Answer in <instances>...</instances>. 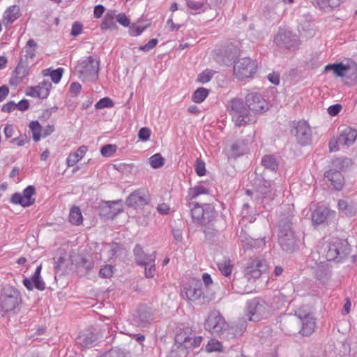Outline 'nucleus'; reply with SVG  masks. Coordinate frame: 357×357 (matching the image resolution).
<instances>
[{
  "mask_svg": "<svg viewBox=\"0 0 357 357\" xmlns=\"http://www.w3.org/2000/svg\"><path fill=\"white\" fill-rule=\"evenodd\" d=\"M320 252L328 261H340L349 254V246L346 240L333 237L323 244Z\"/></svg>",
  "mask_w": 357,
  "mask_h": 357,
  "instance_id": "1",
  "label": "nucleus"
},
{
  "mask_svg": "<svg viewBox=\"0 0 357 357\" xmlns=\"http://www.w3.org/2000/svg\"><path fill=\"white\" fill-rule=\"evenodd\" d=\"M204 328L212 334L223 335L228 338L230 337V335L231 337L236 335V333L229 332L233 331V328L229 327L225 318L216 310H213L209 312L204 323Z\"/></svg>",
  "mask_w": 357,
  "mask_h": 357,
  "instance_id": "2",
  "label": "nucleus"
},
{
  "mask_svg": "<svg viewBox=\"0 0 357 357\" xmlns=\"http://www.w3.org/2000/svg\"><path fill=\"white\" fill-rule=\"evenodd\" d=\"M202 336H196L189 324L180 325V357H185L194 349L199 347Z\"/></svg>",
  "mask_w": 357,
  "mask_h": 357,
  "instance_id": "3",
  "label": "nucleus"
},
{
  "mask_svg": "<svg viewBox=\"0 0 357 357\" xmlns=\"http://www.w3.org/2000/svg\"><path fill=\"white\" fill-rule=\"evenodd\" d=\"M99 68V59L90 56L77 62L75 72L82 80L94 82L98 78Z\"/></svg>",
  "mask_w": 357,
  "mask_h": 357,
  "instance_id": "4",
  "label": "nucleus"
},
{
  "mask_svg": "<svg viewBox=\"0 0 357 357\" xmlns=\"http://www.w3.org/2000/svg\"><path fill=\"white\" fill-rule=\"evenodd\" d=\"M227 109L231 112L232 120L236 126L248 124L250 121L248 106L243 100L234 98L227 105Z\"/></svg>",
  "mask_w": 357,
  "mask_h": 357,
  "instance_id": "5",
  "label": "nucleus"
},
{
  "mask_svg": "<svg viewBox=\"0 0 357 357\" xmlns=\"http://www.w3.org/2000/svg\"><path fill=\"white\" fill-rule=\"evenodd\" d=\"M295 316L300 319L301 328L299 331V334L302 336L311 335L316 328L315 318L308 307L303 306L295 312Z\"/></svg>",
  "mask_w": 357,
  "mask_h": 357,
  "instance_id": "6",
  "label": "nucleus"
},
{
  "mask_svg": "<svg viewBox=\"0 0 357 357\" xmlns=\"http://www.w3.org/2000/svg\"><path fill=\"white\" fill-rule=\"evenodd\" d=\"M257 61L249 57L238 59L234 65V73L238 79L252 77L257 71Z\"/></svg>",
  "mask_w": 357,
  "mask_h": 357,
  "instance_id": "7",
  "label": "nucleus"
},
{
  "mask_svg": "<svg viewBox=\"0 0 357 357\" xmlns=\"http://www.w3.org/2000/svg\"><path fill=\"white\" fill-rule=\"evenodd\" d=\"M192 218L200 223H210L212 221L213 208L208 204H199L197 202L189 203Z\"/></svg>",
  "mask_w": 357,
  "mask_h": 357,
  "instance_id": "8",
  "label": "nucleus"
},
{
  "mask_svg": "<svg viewBox=\"0 0 357 357\" xmlns=\"http://www.w3.org/2000/svg\"><path fill=\"white\" fill-rule=\"evenodd\" d=\"M274 43L280 48L295 50L300 45L298 38L290 31L280 29L274 38Z\"/></svg>",
  "mask_w": 357,
  "mask_h": 357,
  "instance_id": "9",
  "label": "nucleus"
},
{
  "mask_svg": "<svg viewBox=\"0 0 357 357\" xmlns=\"http://www.w3.org/2000/svg\"><path fill=\"white\" fill-rule=\"evenodd\" d=\"M269 312L268 303L260 298H255L248 303L247 316L249 320L257 321L266 317Z\"/></svg>",
  "mask_w": 357,
  "mask_h": 357,
  "instance_id": "10",
  "label": "nucleus"
},
{
  "mask_svg": "<svg viewBox=\"0 0 357 357\" xmlns=\"http://www.w3.org/2000/svg\"><path fill=\"white\" fill-rule=\"evenodd\" d=\"M21 302L20 293L15 289L9 288L0 296V308L4 312L14 311Z\"/></svg>",
  "mask_w": 357,
  "mask_h": 357,
  "instance_id": "11",
  "label": "nucleus"
},
{
  "mask_svg": "<svg viewBox=\"0 0 357 357\" xmlns=\"http://www.w3.org/2000/svg\"><path fill=\"white\" fill-rule=\"evenodd\" d=\"M278 241L282 249L287 252H292L296 243L289 225H279Z\"/></svg>",
  "mask_w": 357,
  "mask_h": 357,
  "instance_id": "12",
  "label": "nucleus"
},
{
  "mask_svg": "<svg viewBox=\"0 0 357 357\" xmlns=\"http://www.w3.org/2000/svg\"><path fill=\"white\" fill-rule=\"evenodd\" d=\"M297 142L302 146L309 144L312 140V130L305 121H299L294 123V128L291 130Z\"/></svg>",
  "mask_w": 357,
  "mask_h": 357,
  "instance_id": "13",
  "label": "nucleus"
},
{
  "mask_svg": "<svg viewBox=\"0 0 357 357\" xmlns=\"http://www.w3.org/2000/svg\"><path fill=\"white\" fill-rule=\"evenodd\" d=\"M102 337L97 331H86L82 332L76 338V344L82 349L96 347Z\"/></svg>",
  "mask_w": 357,
  "mask_h": 357,
  "instance_id": "14",
  "label": "nucleus"
},
{
  "mask_svg": "<svg viewBox=\"0 0 357 357\" xmlns=\"http://www.w3.org/2000/svg\"><path fill=\"white\" fill-rule=\"evenodd\" d=\"M267 269V265L264 260L256 258L252 260L245 268L244 278L248 280L256 279L261 276Z\"/></svg>",
  "mask_w": 357,
  "mask_h": 357,
  "instance_id": "15",
  "label": "nucleus"
},
{
  "mask_svg": "<svg viewBox=\"0 0 357 357\" xmlns=\"http://www.w3.org/2000/svg\"><path fill=\"white\" fill-rule=\"evenodd\" d=\"M245 102L248 109L256 113H262L268 108L266 100L260 93L257 92L248 93L245 98Z\"/></svg>",
  "mask_w": 357,
  "mask_h": 357,
  "instance_id": "16",
  "label": "nucleus"
},
{
  "mask_svg": "<svg viewBox=\"0 0 357 357\" xmlns=\"http://www.w3.org/2000/svg\"><path fill=\"white\" fill-rule=\"evenodd\" d=\"M125 253V249L121 245L116 243H105L102 245L100 250V259L109 260L120 257Z\"/></svg>",
  "mask_w": 357,
  "mask_h": 357,
  "instance_id": "17",
  "label": "nucleus"
},
{
  "mask_svg": "<svg viewBox=\"0 0 357 357\" xmlns=\"http://www.w3.org/2000/svg\"><path fill=\"white\" fill-rule=\"evenodd\" d=\"M34 194L35 188L29 185L23 190L22 195L20 193L13 195L11 202L14 204H19L24 207L29 206L35 202V199L33 198Z\"/></svg>",
  "mask_w": 357,
  "mask_h": 357,
  "instance_id": "18",
  "label": "nucleus"
},
{
  "mask_svg": "<svg viewBox=\"0 0 357 357\" xmlns=\"http://www.w3.org/2000/svg\"><path fill=\"white\" fill-rule=\"evenodd\" d=\"M123 202L122 200L108 201L102 204L100 208V214L108 218H113L123 211Z\"/></svg>",
  "mask_w": 357,
  "mask_h": 357,
  "instance_id": "19",
  "label": "nucleus"
},
{
  "mask_svg": "<svg viewBox=\"0 0 357 357\" xmlns=\"http://www.w3.org/2000/svg\"><path fill=\"white\" fill-rule=\"evenodd\" d=\"M335 216V212L328 208L320 206H318L312 213V223H324L332 221Z\"/></svg>",
  "mask_w": 357,
  "mask_h": 357,
  "instance_id": "20",
  "label": "nucleus"
},
{
  "mask_svg": "<svg viewBox=\"0 0 357 357\" xmlns=\"http://www.w3.org/2000/svg\"><path fill=\"white\" fill-rule=\"evenodd\" d=\"M203 295L202 284L200 280L192 279L188 286L185 288V296L189 301H195L201 298Z\"/></svg>",
  "mask_w": 357,
  "mask_h": 357,
  "instance_id": "21",
  "label": "nucleus"
},
{
  "mask_svg": "<svg viewBox=\"0 0 357 357\" xmlns=\"http://www.w3.org/2000/svg\"><path fill=\"white\" fill-rule=\"evenodd\" d=\"M41 270L42 266L40 265L37 266L35 273L31 278V280L28 278L23 280V284L28 290L31 291L33 289V287L40 291H43L45 289V284L40 276Z\"/></svg>",
  "mask_w": 357,
  "mask_h": 357,
  "instance_id": "22",
  "label": "nucleus"
},
{
  "mask_svg": "<svg viewBox=\"0 0 357 357\" xmlns=\"http://www.w3.org/2000/svg\"><path fill=\"white\" fill-rule=\"evenodd\" d=\"M149 203L146 195L140 190L132 192L126 199V204L130 207H140Z\"/></svg>",
  "mask_w": 357,
  "mask_h": 357,
  "instance_id": "23",
  "label": "nucleus"
},
{
  "mask_svg": "<svg viewBox=\"0 0 357 357\" xmlns=\"http://www.w3.org/2000/svg\"><path fill=\"white\" fill-rule=\"evenodd\" d=\"M37 47L38 45L34 40L29 39L27 41L26 46L22 50V55L20 61H21L22 63H26L31 65L36 56Z\"/></svg>",
  "mask_w": 357,
  "mask_h": 357,
  "instance_id": "24",
  "label": "nucleus"
},
{
  "mask_svg": "<svg viewBox=\"0 0 357 357\" xmlns=\"http://www.w3.org/2000/svg\"><path fill=\"white\" fill-rule=\"evenodd\" d=\"M325 177L337 190H340L344 184V177L341 172L335 169H329L324 174Z\"/></svg>",
  "mask_w": 357,
  "mask_h": 357,
  "instance_id": "25",
  "label": "nucleus"
},
{
  "mask_svg": "<svg viewBox=\"0 0 357 357\" xmlns=\"http://www.w3.org/2000/svg\"><path fill=\"white\" fill-rule=\"evenodd\" d=\"M30 64L22 63V61H20L10 79V84L17 85L22 82L23 79L29 73L28 68Z\"/></svg>",
  "mask_w": 357,
  "mask_h": 357,
  "instance_id": "26",
  "label": "nucleus"
},
{
  "mask_svg": "<svg viewBox=\"0 0 357 357\" xmlns=\"http://www.w3.org/2000/svg\"><path fill=\"white\" fill-rule=\"evenodd\" d=\"M211 185L208 181H201L198 185L194 188H190L188 190V197L190 199H195L201 195L209 194L211 191Z\"/></svg>",
  "mask_w": 357,
  "mask_h": 357,
  "instance_id": "27",
  "label": "nucleus"
},
{
  "mask_svg": "<svg viewBox=\"0 0 357 357\" xmlns=\"http://www.w3.org/2000/svg\"><path fill=\"white\" fill-rule=\"evenodd\" d=\"M340 145L349 146L354 144L357 137V131L350 127L344 128L340 135Z\"/></svg>",
  "mask_w": 357,
  "mask_h": 357,
  "instance_id": "28",
  "label": "nucleus"
},
{
  "mask_svg": "<svg viewBox=\"0 0 357 357\" xmlns=\"http://www.w3.org/2000/svg\"><path fill=\"white\" fill-rule=\"evenodd\" d=\"M135 322L141 326H145L152 320V314L146 307L139 309L135 314Z\"/></svg>",
  "mask_w": 357,
  "mask_h": 357,
  "instance_id": "29",
  "label": "nucleus"
},
{
  "mask_svg": "<svg viewBox=\"0 0 357 357\" xmlns=\"http://www.w3.org/2000/svg\"><path fill=\"white\" fill-rule=\"evenodd\" d=\"M88 147L86 146H81L76 151L70 153L66 160L68 167H73L77 163L87 152Z\"/></svg>",
  "mask_w": 357,
  "mask_h": 357,
  "instance_id": "30",
  "label": "nucleus"
},
{
  "mask_svg": "<svg viewBox=\"0 0 357 357\" xmlns=\"http://www.w3.org/2000/svg\"><path fill=\"white\" fill-rule=\"evenodd\" d=\"M20 16V8L13 5L6 9L3 14V23L8 25L13 23Z\"/></svg>",
  "mask_w": 357,
  "mask_h": 357,
  "instance_id": "31",
  "label": "nucleus"
},
{
  "mask_svg": "<svg viewBox=\"0 0 357 357\" xmlns=\"http://www.w3.org/2000/svg\"><path fill=\"white\" fill-rule=\"evenodd\" d=\"M218 270L225 277L231 275L234 266L229 258L224 257L221 260L217 262Z\"/></svg>",
  "mask_w": 357,
  "mask_h": 357,
  "instance_id": "32",
  "label": "nucleus"
},
{
  "mask_svg": "<svg viewBox=\"0 0 357 357\" xmlns=\"http://www.w3.org/2000/svg\"><path fill=\"white\" fill-rule=\"evenodd\" d=\"M315 275L318 280L324 282L331 275V270L328 264L321 262L315 269Z\"/></svg>",
  "mask_w": 357,
  "mask_h": 357,
  "instance_id": "33",
  "label": "nucleus"
},
{
  "mask_svg": "<svg viewBox=\"0 0 357 357\" xmlns=\"http://www.w3.org/2000/svg\"><path fill=\"white\" fill-rule=\"evenodd\" d=\"M344 0H314L317 7L322 10H328L340 5Z\"/></svg>",
  "mask_w": 357,
  "mask_h": 357,
  "instance_id": "34",
  "label": "nucleus"
},
{
  "mask_svg": "<svg viewBox=\"0 0 357 357\" xmlns=\"http://www.w3.org/2000/svg\"><path fill=\"white\" fill-rule=\"evenodd\" d=\"M261 165L265 169L276 172L278 169V162L272 155H266L261 158Z\"/></svg>",
  "mask_w": 357,
  "mask_h": 357,
  "instance_id": "35",
  "label": "nucleus"
},
{
  "mask_svg": "<svg viewBox=\"0 0 357 357\" xmlns=\"http://www.w3.org/2000/svg\"><path fill=\"white\" fill-rule=\"evenodd\" d=\"M325 70H333V73L338 77H342L348 70V68L342 63L328 64L325 67Z\"/></svg>",
  "mask_w": 357,
  "mask_h": 357,
  "instance_id": "36",
  "label": "nucleus"
},
{
  "mask_svg": "<svg viewBox=\"0 0 357 357\" xmlns=\"http://www.w3.org/2000/svg\"><path fill=\"white\" fill-rule=\"evenodd\" d=\"M102 29H116V25L114 21V13L113 12H108L104 17L101 24Z\"/></svg>",
  "mask_w": 357,
  "mask_h": 357,
  "instance_id": "37",
  "label": "nucleus"
},
{
  "mask_svg": "<svg viewBox=\"0 0 357 357\" xmlns=\"http://www.w3.org/2000/svg\"><path fill=\"white\" fill-rule=\"evenodd\" d=\"M52 88V83L49 81H43L36 86L38 93H39L40 98H46Z\"/></svg>",
  "mask_w": 357,
  "mask_h": 357,
  "instance_id": "38",
  "label": "nucleus"
},
{
  "mask_svg": "<svg viewBox=\"0 0 357 357\" xmlns=\"http://www.w3.org/2000/svg\"><path fill=\"white\" fill-rule=\"evenodd\" d=\"M208 90L204 87L198 88L192 94V99L195 103L202 102L208 96Z\"/></svg>",
  "mask_w": 357,
  "mask_h": 357,
  "instance_id": "39",
  "label": "nucleus"
},
{
  "mask_svg": "<svg viewBox=\"0 0 357 357\" xmlns=\"http://www.w3.org/2000/svg\"><path fill=\"white\" fill-rule=\"evenodd\" d=\"M29 128L33 134V139L35 142H38L42 137V127L38 121H33L29 123Z\"/></svg>",
  "mask_w": 357,
  "mask_h": 357,
  "instance_id": "40",
  "label": "nucleus"
},
{
  "mask_svg": "<svg viewBox=\"0 0 357 357\" xmlns=\"http://www.w3.org/2000/svg\"><path fill=\"white\" fill-rule=\"evenodd\" d=\"M83 220L81 210L77 206H74L70 209L69 214V221L70 223H82Z\"/></svg>",
  "mask_w": 357,
  "mask_h": 357,
  "instance_id": "41",
  "label": "nucleus"
},
{
  "mask_svg": "<svg viewBox=\"0 0 357 357\" xmlns=\"http://www.w3.org/2000/svg\"><path fill=\"white\" fill-rule=\"evenodd\" d=\"M244 279L234 278L231 283V289L234 293L244 294L247 293L245 287L243 286Z\"/></svg>",
  "mask_w": 357,
  "mask_h": 357,
  "instance_id": "42",
  "label": "nucleus"
},
{
  "mask_svg": "<svg viewBox=\"0 0 357 357\" xmlns=\"http://www.w3.org/2000/svg\"><path fill=\"white\" fill-rule=\"evenodd\" d=\"M222 345L220 342L215 339H211L210 341H208L206 347V351L208 353L211 352H220L222 351Z\"/></svg>",
  "mask_w": 357,
  "mask_h": 357,
  "instance_id": "43",
  "label": "nucleus"
},
{
  "mask_svg": "<svg viewBox=\"0 0 357 357\" xmlns=\"http://www.w3.org/2000/svg\"><path fill=\"white\" fill-rule=\"evenodd\" d=\"M149 163L152 168L158 169L163 166L165 159L160 153H156L149 158Z\"/></svg>",
  "mask_w": 357,
  "mask_h": 357,
  "instance_id": "44",
  "label": "nucleus"
},
{
  "mask_svg": "<svg viewBox=\"0 0 357 357\" xmlns=\"http://www.w3.org/2000/svg\"><path fill=\"white\" fill-rule=\"evenodd\" d=\"M231 150L236 155L238 156L245 153L247 148L245 147L243 142H236L232 144Z\"/></svg>",
  "mask_w": 357,
  "mask_h": 357,
  "instance_id": "45",
  "label": "nucleus"
},
{
  "mask_svg": "<svg viewBox=\"0 0 357 357\" xmlns=\"http://www.w3.org/2000/svg\"><path fill=\"white\" fill-rule=\"evenodd\" d=\"M214 73L211 70H205L199 74L197 80L202 83L205 84L208 82L213 77Z\"/></svg>",
  "mask_w": 357,
  "mask_h": 357,
  "instance_id": "46",
  "label": "nucleus"
},
{
  "mask_svg": "<svg viewBox=\"0 0 357 357\" xmlns=\"http://www.w3.org/2000/svg\"><path fill=\"white\" fill-rule=\"evenodd\" d=\"M114 106L113 101L107 97L101 98L100 100H98L96 105L95 107L97 109H102L106 107H112Z\"/></svg>",
  "mask_w": 357,
  "mask_h": 357,
  "instance_id": "47",
  "label": "nucleus"
},
{
  "mask_svg": "<svg viewBox=\"0 0 357 357\" xmlns=\"http://www.w3.org/2000/svg\"><path fill=\"white\" fill-rule=\"evenodd\" d=\"M205 162L201 160V159H197L196 162L195 163V169L196 174L199 176H202L206 174V169L205 167Z\"/></svg>",
  "mask_w": 357,
  "mask_h": 357,
  "instance_id": "48",
  "label": "nucleus"
},
{
  "mask_svg": "<svg viewBox=\"0 0 357 357\" xmlns=\"http://www.w3.org/2000/svg\"><path fill=\"white\" fill-rule=\"evenodd\" d=\"M116 151V146L113 144H107L101 148L100 153L104 157L112 156Z\"/></svg>",
  "mask_w": 357,
  "mask_h": 357,
  "instance_id": "49",
  "label": "nucleus"
},
{
  "mask_svg": "<svg viewBox=\"0 0 357 357\" xmlns=\"http://www.w3.org/2000/svg\"><path fill=\"white\" fill-rule=\"evenodd\" d=\"M204 3L201 1H195L192 0H187L188 7L194 11V13H197L202 8Z\"/></svg>",
  "mask_w": 357,
  "mask_h": 357,
  "instance_id": "50",
  "label": "nucleus"
},
{
  "mask_svg": "<svg viewBox=\"0 0 357 357\" xmlns=\"http://www.w3.org/2000/svg\"><path fill=\"white\" fill-rule=\"evenodd\" d=\"M63 73V69L61 68H57L56 70H54L50 74V76L53 82L57 84L60 82L62 75Z\"/></svg>",
  "mask_w": 357,
  "mask_h": 357,
  "instance_id": "51",
  "label": "nucleus"
},
{
  "mask_svg": "<svg viewBox=\"0 0 357 357\" xmlns=\"http://www.w3.org/2000/svg\"><path fill=\"white\" fill-rule=\"evenodd\" d=\"M145 269V275L146 278H153L155 268V263H153V258H151L149 259V262L148 264V266H144Z\"/></svg>",
  "mask_w": 357,
  "mask_h": 357,
  "instance_id": "52",
  "label": "nucleus"
},
{
  "mask_svg": "<svg viewBox=\"0 0 357 357\" xmlns=\"http://www.w3.org/2000/svg\"><path fill=\"white\" fill-rule=\"evenodd\" d=\"M79 267H82L84 270L88 271L93 268V261L87 257H82L80 261L78 262Z\"/></svg>",
  "mask_w": 357,
  "mask_h": 357,
  "instance_id": "53",
  "label": "nucleus"
},
{
  "mask_svg": "<svg viewBox=\"0 0 357 357\" xmlns=\"http://www.w3.org/2000/svg\"><path fill=\"white\" fill-rule=\"evenodd\" d=\"M99 273L102 278H110L113 274V266L105 265L100 268Z\"/></svg>",
  "mask_w": 357,
  "mask_h": 357,
  "instance_id": "54",
  "label": "nucleus"
},
{
  "mask_svg": "<svg viewBox=\"0 0 357 357\" xmlns=\"http://www.w3.org/2000/svg\"><path fill=\"white\" fill-rule=\"evenodd\" d=\"M158 43V39L153 38L150 40L146 45L140 46L139 49L144 52H149L151 50L153 49L157 45Z\"/></svg>",
  "mask_w": 357,
  "mask_h": 357,
  "instance_id": "55",
  "label": "nucleus"
},
{
  "mask_svg": "<svg viewBox=\"0 0 357 357\" xmlns=\"http://www.w3.org/2000/svg\"><path fill=\"white\" fill-rule=\"evenodd\" d=\"M134 255L135 256V260L137 263H142V258L145 255L142 250V248L139 245H136L133 250Z\"/></svg>",
  "mask_w": 357,
  "mask_h": 357,
  "instance_id": "56",
  "label": "nucleus"
},
{
  "mask_svg": "<svg viewBox=\"0 0 357 357\" xmlns=\"http://www.w3.org/2000/svg\"><path fill=\"white\" fill-rule=\"evenodd\" d=\"M151 130L148 128H142L138 132V137L142 141H147L150 138Z\"/></svg>",
  "mask_w": 357,
  "mask_h": 357,
  "instance_id": "57",
  "label": "nucleus"
},
{
  "mask_svg": "<svg viewBox=\"0 0 357 357\" xmlns=\"http://www.w3.org/2000/svg\"><path fill=\"white\" fill-rule=\"evenodd\" d=\"M340 144V137L339 136L337 139L333 138V139H331L328 143L330 152L337 151L339 150L338 146Z\"/></svg>",
  "mask_w": 357,
  "mask_h": 357,
  "instance_id": "58",
  "label": "nucleus"
},
{
  "mask_svg": "<svg viewBox=\"0 0 357 357\" xmlns=\"http://www.w3.org/2000/svg\"><path fill=\"white\" fill-rule=\"evenodd\" d=\"M145 29V27H142L138 25L132 24L130 27V34L132 36H139Z\"/></svg>",
  "mask_w": 357,
  "mask_h": 357,
  "instance_id": "59",
  "label": "nucleus"
},
{
  "mask_svg": "<svg viewBox=\"0 0 357 357\" xmlns=\"http://www.w3.org/2000/svg\"><path fill=\"white\" fill-rule=\"evenodd\" d=\"M151 258H153V263H155V252H153L151 255L145 254L144 255V257L142 258V263H137V264L142 266H148L149 259H151Z\"/></svg>",
  "mask_w": 357,
  "mask_h": 357,
  "instance_id": "60",
  "label": "nucleus"
},
{
  "mask_svg": "<svg viewBox=\"0 0 357 357\" xmlns=\"http://www.w3.org/2000/svg\"><path fill=\"white\" fill-rule=\"evenodd\" d=\"M341 109H342V106L340 105L335 104V105L330 106L328 108V112L331 116H334L337 115L340 113V112L341 111Z\"/></svg>",
  "mask_w": 357,
  "mask_h": 357,
  "instance_id": "61",
  "label": "nucleus"
},
{
  "mask_svg": "<svg viewBox=\"0 0 357 357\" xmlns=\"http://www.w3.org/2000/svg\"><path fill=\"white\" fill-rule=\"evenodd\" d=\"M116 21L124 26H128L130 20L124 13H120L116 16Z\"/></svg>",
  "mask_w": 357,
  "mask_h": 357,
  "instance_id": "62",
  "label": "nucleus"
},
{
  "mask_svg": "<svg viewBox=\"0 0 357 357\" xmlns=\"http://www.w3.org/2000/svg\"><path fill=\"white\" fill-rule=\"evenodd\" d=\"M82 25L77 22L73 23L72 26L71 35L77 36L81 33Z\"/></svg>",
  "mask_w": 357,
  "mask_h": 357,
  "instance_id": "63",
  "label": "nucleus"
},
{
  "mask_svg": "<svg viewBox=\"0 0 357 357\" xmlns=\"http://www.w3.org/2000/svg\"><path fill=\"white\" fill-rule=\"evenodd\" d=\"M16 107V104L13 101H10L8 103L3 105L1 110L3 112H10L13 111Z\"/></svg>",
  "mask_w": 357,
  "mask_h": 357,
  "instance_id": "64",
  "label": "nucleus"
}]
</instances>
